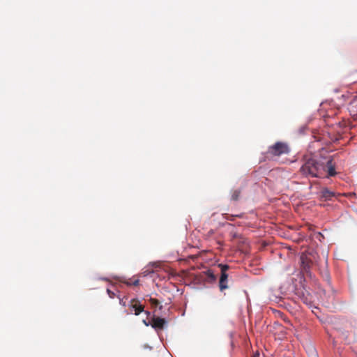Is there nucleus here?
Wrapping results in <instances>:
<instances>
[{"label": "nucleus", "instance_id": "1", "mask_svg": "<svg viewBox=\"0 0 357 357\" xmlns=\"http://www.w3.org/2000/svg\"><path fill=\"white\" fill-rule=\"evenodd\" d=\"M300 172L303 176L312 178H329L337 174L332 156L320 159L305 158Z\"/></svg>", "mask_w": 357, "mask_h": 357}, {"label": "nucleus", "instance_id": "2", "mask_svg": "<svg viewBox=\"0 0 357 357\" xmlns=\"http://www.w3.org/2000/svg\"><path fill=\"white\" fill-rule=\"evenodd\" d=\"M289 152V148L288 145L286 143L278 142L268 147L266 152V158H273L283 154H287Z\"/></svg>", "mask_w": 357, "mask_h": 357}, {"label": "nucleus", "instance_id": "3", "mask_svg": "<svg viewBox=\"0 0 357 357\" xmlns=\"http://www.w3.org/2000/svg\"><path fill=\"white\" fill-rule=\"evenodd\" d=\"M301 261V268L302 272L310 274V268L312 264V260L305 254H302L300 257Z\"/></svg>", "mask_w": 357, "mask_h": 357}, {"label": "nucleus", "instance_id": "4", "mask_svg": "<svg viewBox=\"0 0 357 357\" xmlns=\"http://www.w3.org/2000/svg\"><path fill=\"white\" fill-rule=\"evenodd\" d=\"M130 310V313L134 312L135 315H139L141 312H144V307L137 299H132L128 305Z\"/></svg>", "mask_w": 357, "mask_h": 357}, {"label": "nucleus", "instance_id": "5", "mask_svg": "<svg viewBox=\"0 0 357 357\" xmlns=\"http://www.w3.org/2000/svg\"><path fill=\"white\" fill-rule=\"evenodd\" d=\"M151 325L155 330H162L167 325V321L163 318L153 317L151 319Z\"/></svg>", "mask_w": 357, "mask_h": 357}, {"label": "nucleus", "instance_id": "6", "mask_svg": "<svg viewBox=\"0 0 357 357\" xmlns=\"http://www.w3.org/2000/svg\"><path fill=\"white\" fill-rule=\"evenodd\" d=\"M228 283V274L222 273L219 280V289L220 291H223L229 288Z\"/></svg>", "mask_w": 357, "mask_h": 357}, {"label": "nucleus", "instance_id": "7", "mask_svg": "<svg viewBox=\"0 0 357 357\" xmlns=\"http://www.w3.org/2000/svg\"><path fill=\"white\" fill-rule=\"evenodd\" d=\"M348 109L351 116L357 118V96L349 102Z\"/></svg>", "mask_w": 357, "mask_h": 357}, {"label": "nucleus", "instance_id": "8", "mask_svg": "<svg viewBox=\"0 0 357 357\" xmlns=\"http://www.w3.org/2000/svg\"><path fill=\"white\" fill-rule=\"evenodd\" d=\"M321 197L324 198L325 199H331L333 197L335 196V193L328 188H323L321 192Z\"/></svg>", "mask_w": 357, "mask_h": 357}, {"label": "nucleus", "instance_id": "9", "mask_svg": "<svg viewBox=\"0 0 357 357\" xmlns=\"http://www.w3.org/2000/svg\"><path fill=\"white\" fill-rule=\"evenodd\" d=\"M204 274L206 276V281L208 282L212 283L215 282L216 280V275H215L214 272L211 269H208L204 272Z\"/></svg>", "mask_w": 357, "mask_h": 357}, {"label": "nucleus", "instance_id": "10", "mask_svg": "<svg viewBox=\"0 0 357 357\" xmlns=\"http://www.w3.org/2000/svg\"><path fill=\"white\" fill-rule=\"evenodd\" d=\"M241 194V190L240 189L234 190L231 192V199L232 201H238L240 197Z\"/></svg>", "mask_w": 357, "mask_h": 357}, {"label": "nucleus", "instance_id": "11", "mask_svg": "<svg viewBox=\"0 0 357 357\" xmlns=\"http://www.w3.org/2000/svg\"><path fill=\"white\" fill-rule=\"evenodd\" d=\"M149 302L151 303V305H152V307H158L159 306V309H162V306L161 305H160V301L155 298H149Z\"/></svg>", "mask_w": 357, "mask_h": 357}, {"label": "nucleus", "instance_id": "12", "mask_svg": "<svg viewBox=\"0 0 357 357\" xmlns=\"http://www.w3.org/2000/svg\"><path fill=\"white\" fill-rule=\"evenodd\" d=\"M218 267L220 268L221 270V274L222 273H227V271L229 270V266L227 265V264H218Z\"/></svg>", "mask_w": 357, "mask_h": 357}, {"label": "nucleus", "instance_id": "13", "mask_svg": "<svg viewBox=\"0 0 357 357\" xmlns=\"http://www.w3.org/2000/svg\"><path fill=\"white\" fill-rule=\"evenodd\" d=\"M139 280H135L134 281H126L125 282V283L128 285V286H131V285H133V286H137L139 284Z\"/></svg>", "mask_w": 357, "mask_h": 357}, {"label": "nucleus", "instance_id": "14", "mask_svg": "<svg viewBox=\"0 0 357 357\" xmlns=\"http://www.w3.org/2000/svg\"><path fill=\"white\" fill-rule=\"evenodd\" d=\"M224 215H225V218L228 220H234V217H240V215H233L225 214Z\"/></svg>", "mask_w": 357, "mask_h": 357}, {"label": "nucleus", "instance_id": "15", "mask_svg": "<svg viewBox=\"0 0 357 357\" xmlns=\"http://www.w3.org/2000/svg\"><path fill=\"white\" fill-rule=\"evenodd\" d=\"M301 300L305 304H310L311 303V301L309 300L307 296L303 295V297H301Z\"/></svg>", "mask_w": 357, "mask_h": 357}, {"label": "nucleus", "instance_id": "16", "mask_svg": "<svg viewBox=\"0 0 357 357\" xmlns=\"http://www.w3.org/2000/svg\"><path fill=\"white\" fill-rule=\"evenodd\" d=\"M107 292L109 298H114L115 297V294L113 291H112L110 289H107Z\"/></svg>", "mask_w": 357, "mask_h": 357}, {"label": "nucleus", "instance_id": "17", "mask_svg": "<svg viewBox=\"0 0 357 357\" xmlns=\"http://www.w3.org/2000/svg\"><path fill=\"white\" fill-rule=\"evenodd\" d=\"M120 304L123 306H126V302L123 299H120Z\"/></svg>", "mask_w": 357, "mask_h": 357}, {"label": "nucleus", "instance_id": "18", "mask_svg": "<svg viewBox=\"0 0 357 357\" xmlns=\"http://www.w3.org/2000/svg\"><path fill=\"white\" fill-rule=\"evenodd\" d=\"M143 322L146 326H149L150 324V322H146V320H144Z\"/></svg>", "mask_w": 357, "mask_h": 357}, {"label": "nucleus", "instance_id": "19", "mask_svg": "<svg viewBox=\"0 0 357 357\" xmlns=\"http://www.w3.org/2000/svg\"><path fill=\"white\" fill-rule=\"evenodd\" d=\"M259 354L258 353L254 354L253 357H259Z\"/></svg>", "mask_w": 357, "mask_h": 357}, {"label": "nucleus", "instance_id": "20", "mask_svg": "<svg viewBox=\"0 0 357 357\" xmlns=\"http://www.w3.org/2000/svg\"><path fill=\"white\" fill-rule=\"evenodd\" d=\"M145 312H146V314H148V315L150 314V312H148V311H146Z\"/></svg>", "mask_w": 357, "mask_h": 357}]
</instances>
